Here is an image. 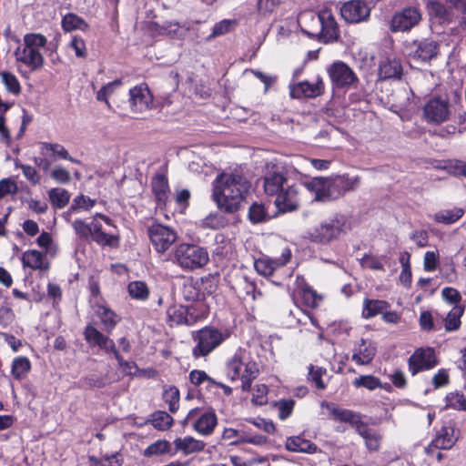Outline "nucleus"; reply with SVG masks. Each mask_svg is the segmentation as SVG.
Wrapping results in <instances>:
<instances>
[{
    "label": "nucleus",
    "instance_id": "obj_1",
    "mask_svg": "<svg viewBox=\"0 0 466 466\" xmlns=\"http://www.w3.org/2000/svg\"><path fill=\"white\" fill-rule=\"evenodd\" d=\"M250 182L240 172H220L212 182V200L227 214L239 211L248 194Z\"/></svg>",
    "mask_w": 466,
    "mask_h": 466
},
{
    "label": "nucleus",
    "instance_id": "obj_2",
    "mask_svg": "<svg viewBox=\"0 0 466 466\" xmlns=\"http://www.w3.org/2000/svg\"><path fill=\"white\" fill-rule=\"evenodd\" d=\"M320 406L328 410L329 420L346 423L354 428L356 432L364 440L365 447L370 452H375L380 449L382 434L379 431L370 428L368 423L362 420L360 413L327 400H323Z\"/></svg>",
    "mask_w": 466,
    "mask_h": 466
},
{
    "label": "nucleus",
    "instance_id": "obj_3",
    "mask_svg": "<svg viewBox=\"0 0 466 466\" xmlns=\"http://www.w3.org/2000/svg\"><path fill=\"white\" fill-rule=\"evenodd\" d=\"M225 372L231 381L240 380L241 390L248 392L253 381L259 375L258 364L252 359L246 349L238 348L235 353L227 360Z\"/></svg>",
    "mask_w": 466,
    "mask_h": 466
},
{
    "label": "nucleus",
    "instance_id": "obj_4",
    "mask_svg": "<svg viewBox=\"0 0 466 466\" xmlns=\"http://www.w3.org/2000/svg\"><path fill=\"white\" fill-rule=\"evenodd\" d=\"M348 218L341 213L320 220L305 232V238L311 243L328 246L339 240L350 230Z\"/></svg>",
    "mask_w": 466,
    "mask_h": 466
},
{
    "label": "nucleus",
    "instance_id": "obj_5",
    "mask_svg": "<svg viewBox=\"0 0 466 466\" xmlns=\"http://www.w3.org/2000/svg\"><path fill=\"white\" fill-rule=\"evenodd\" d=\"M47 44L46 37L40 33H27L23 37V46L15 52L16 62L30 68L31 72L40 70L45 64L41 48Z\"/></svg>",
    "mask_w": 466,
    "mask_h": 466
},
{
    "label": "nucleus",
    "instance_id": "obj_6",
    "mask_svg": "<svg viewBox=\"0 0 466 466\" xmlns=\"http://www.w3.org/2000/svg\"><path fill=\"white\" fill-rule=\"evenodd\" d=\"M171 260L185 271L204 268L209 262L206 248L193 243H180L172 251Z\"/></svg>",
    "mask_w": 466,
    "mask_h": 466
},
{
    "label": "nucleus",
    "instance_id": "obj_7",
    "mask_svg": "<svg viewBox=\"0 0 466 466\" xmlns=\"http://www.w3.org/2000/svg\"><path fill=\"white\" fill-rule=\"evenodd\" d=\"M228 330H220L213 326H205L192 332L195 346L192 348V356L195 360L205 358L219 347L228 337Z\"/></svg>",
    "mask_w": 466,
    "mask_h": 466
},
{
    "label": "nucleus",
    "instance_id": "obj_8",
    "mask_svg": "<svg viewBox=\"0 0 466 466\" xmlns=\"http://www.w3.org/2000/svg\"><path fill=\"white\" fill-rule=\"evenodd\" d=\"M311 24L310 30L305 33L317 38L320 43H333L340 36L339 25L330 9H321L312 15Z\"/></svg>",
    "mask_w": 466,
    "mask_h": 466
},
{
    "label": "nucleus",
    "instance_id": "obj_9",
    "mask_svg": "<svg viewBox=\"0 0 466 466\" xmlns=\"http://www.w3.org/2000/svg\"><path fill=\"white\" fill-rule=\"evenodd\" d=\"M450 115V102L441 96L429 98L422 106V119L431 125H441L446 122Z\"/></svg>",
    "mask_w": 466,
    "mask_h": 466
},
{
    "label": "nucleus",
    "instance_id": "obj_10",
    "mask_svg": "<svg viewBox=\"0 0 466 466\" xmlns=\"http://www.w3.org/2000/svg\"><path fill=\"white\" fill-rule=\"evenodd\" d=\"M147 235L154 249L160 254L167 251L177 238L174 228L158 222L148 227Z\"/></svg>",
    "mask_w": 466,
    "mask_h": 466
},
{
    "label": "nucleus",
    "instance_id": "obj_11",
    "mask_svg": "<svg viewBox=\"0 0 466 466\" xmlns=\"http://www.w3.org/2000/svg\"><path fill=\"white\" fill-rule=\"evenodd\" d=\"M304 198V191L301 185L293 183L283 187L281 192L276 196L274 204L280 213L297 211Z\"/></svg>",
    "mask_w": 466,
    "mask_h": 466
},
{
    "label": "nucleus",
    "instance_id": "obj_12",
    "mask_svg": "<svg viewBox=\"0 0 466 466\" xmlns=\"http://www.w3.org/2000/svg\"><path fill=\"white\" fill-rule=\"evenodd\" d=\"M439 364L435 350L431 347L417 348L408 359V370L411 376L430 370Z\"/></svg>",
    "mask_w": 466,
    "mask_h": 466
},
{
    "label": "nucleus",
    "instance_id": "obj_13",
    "mask_svg": "<svg viewBox=\"0 0 466 466\" xmlns=\"http://www.w3.org/2000/svg\"><path fill=\"white\" fill-rule=\"evenodd\" d=\"M291 297L295 304H301L309 309L317 308L322 299V297L312 289L301 275L296 277L295 288Z\"/></svg>",
    "mask_w": 466,
    "mask_h": 466
},
{
    "label": "nucleus",
    "instance_id": "obj_14",
    "mask_svg": "<svg viewBox=\"0 0 466 466\" xmlns=\"http://www.w3.org/2000/svg\"><path fill=\"white\" fill-rule=\"evenodd\" d=\"M333 87L345 88L359 82L355 72L344 62L335 61L327 69Z\"/></svg>",
    "mask_w": 466,
    "mask_h": 466
},
{
    "label": "nucleus",
    "instance_id": "obj_15",
    "mask_svg": "<svg viewBox=\"0 0 466 466\" xmlns=\"http://www.w3.org/2000/svg\"><path fill=\"white\" fill-rule=\"evenodd\" d=\"M421 20V13L418 7H404L396 12L390 21L392 32H406L411 30Z\"/></svg>",
    "mask_w": 466,
    "mask_h": 466
},
{
    "label": "nucleus",
    "instance_id": "obj_16",
    "mask_svg": "<svg viewBox=\"0 0 466 466\" xmlns=\"http://www.w3.org/2000/svg\"><path fill=\"white\" fill-rule=\"evenodd\" d=\"M262 179L264 192L269 197H276L279 194L284 187V185L288 182L285 168L277 164H272L268 167Z\"/></svg>",
    "mask_w": 466,
    "mask_h": 466
},
{
    "label": "nucleus",
    "instance_id": "obj_17",
    "mask_svg": "<svg viewBox=\"0 0 466 466\" xmlns=\"http://www.w3.org/2000/svg\"><path fill=\"white\" fill-rule=\"evenodd\" d=\"M196 419L193 423V429L203 436L211 435L218 425V417L213 410L201 412L198 408L189 410L186 417V420Z\"/></svg>",
    "mask_w": 466,
    "mask_h": 466
},
{
    "label": "nucleus",
    "instance_id": "obj_18",
    "mask_svg": "<svg viewBox=\"0 0 466 466\" xmlns=\"http://www.w3.org/2000/svg\"><path fill=\"white\" fill-rule=\"evenodd\" d=\"M409 51V56L413 59L429 62L435 58L440 51L439 44L430 38H423L421 40H414L406 46Z\"/></svg>",
    "mask_w": 466,
    "mask_h": 466
},
{
    "label": "nucleus",
    "instance_id": "obj_19",
    "mask_svg": "<svg viewBox=\"0 0 466 466\" xmlns=\"http://www.w3.org/2000/svg\"><path fill=\"white\" fill-rule=\"evenodd\" d=\"M292 253L289 248L282 249L281 255L278 258H271L268 256H262L254 262V268L257 272L264 277L272 276L276 269L286 266L291 259Z\"/></svg>",
    "mask_w": 466,
    "mask_h": 466
},
{
    "label": "nucleus",
    "instance_id": "obj_20",
    "mask_svg": "<svg viewBox=\"0 0 466 466\" xmlns=\"http://www.w3.org/2000/svg\"><path fill=\"white\" fill-rule=\"evenodd\" d=\"M129 103L133 112H143L150 108L153 96L147 84H140L129 90Z\"/></svg>",
    "mask_w": 466,
    "mask_h": 466
},
{
    "label": "nucleus",
    "instance_id": "obj_21",
    "mask_svg": "<svg viewBox=\"0 0 466 466\" xmlns=\"http://www.w3.org/2000/svg\"><path fill=\"white\" fill-rule=\"evenodd\" d=\"M340 15L349 23H359L370 16V8L363 0H350L343 4Z\"/></svg>",
    "mask_w": 466,
    "mask_h": 466
},
{
    "label": "nucleus",
    "instance_id": "obj_22",
    "mask_svg": "<svg viewBox=\"0 0 466 466\" xmlns=\"http://www.w3.org/2000/svg\"><path fill=\"white\" fill-rule=\"evenodd\" d=\"M85 340L90 346H97L105 351L106 354H110L115 350L116 343L107 335L98 330L92 324H87L83 331Z\"/></svg>",
    "mask_w": 466,
    "mask_h": 466
},
{
    "label": "nucleus",
    "instance_id": "obj_23",
    "mask_svg": "<svg viewBox=\"0 0 466 466\" xmlns=\"http://www.w3.org/2000/svg\"><path fill=\"white\" fill-rule=\"evenodd\" d=\"M151 189L157 207L166 208L170 194L168 178L165 174L157 173L151 179Z\"/></svg>",
    "mask_w": 466,
    "mask_h": 466
},
{
    "label": "nucleus",
    "instance_id": "obj_24",
    "mask_svg": "<svg viewBox=\"0 0 466 466\" xmlns=\"http://www.w3.org/2000/svg\"><path fill=\"white\" fill-rule=\"evenodd\" d=\"M94 313L99 319L103 329L110 334L121 321L122 318L107 305L96 303L93 306Z\"/></svg>",
    "mask_w": 466,
    "mask_h": 466
},
{
    "label": "nucleus",
    "instance_id": "obj_25",
    "mask_svg": "<svg viewBox=\"0 0 466 466\" xmlns=\"http://www.w3.org/2000/svg\"><path fill=\"white\" fill-rule=\"evenodd\" d=\"M324 82L320 77H319L315 83L302 81L294 85L290 89V95L292 97L296 98H314L324 94Z\"/></svg>",
    "mask_w": 466,
    "mask_h": 466
},
{
    "label": "nucleus",
    "instance_id": "obj_26",
    "mask_svg": "<svg viewBox=\"0 0 466 466\" xmlns=\"http://www.w3.org/2000/svg\"><path fill=\"white\" fill-rule=\"evenodd\" d=\"M90 237L94 242L101 247L117 248L120 246V236L118 234H108L103 230L102 224L95 219L92 220Z\"/></svg>",
    "mask_w": 466,
    "mask_h": 466
},
{
    "label": "nucleus",
    "instance_id": "obj_27",
    "mask_svg": "<svg viewBox=\"0 0 466 466\" xmlns=\"http://www.w3.org/2000/svg\"><path fill=\"white\" fill-rule=\"evenodd\" d=\"M427 10L431 19L437 21L441 25L451 24L453 20V12L441 1H429Z\"/></svg>",
    "mask_w": 466,
    "mask_h": 466
},
{
    "label": "nucleus",
    "instance_id": "obj_28",
    "mask_svg": "<svg viewBox=\"0 0 466 466\" xmlns=\"http://www.w3.org/2000/svg\"><path fill=\"white\" fill-rule=\"evenodd\" d=\"M46 253L36 249H29L22 254L21 261L24 268H29L33 270L47 271L49 263L45 260Z\"/></svg>",
    "mask_w": 466,
    "mask_h": 466
},
{
    "label": "nucleus",
    "instance_id": "obj_29",
    "mask_svg": "<svg viewBox=\"0 0 466 466\" xmlns=\"http://www.w3.org/2000/svg\"><path fill=\"white\" fill-rule=\"evenodd\" d=\"M455 443L452 434L450 432V429L442 427L436 434L435 438L431 443L425 448V452L428 455L433 454L435 450H449Z\"/></svg>",
    "mask_w": 466,
    "mask_h": 466
},
{
    "label": "nucleus",
    "instance_id": "obj_30",
    "mask_svg": "<svg viewBox=\"0 0 466 466\" xmlns=\"http://www.w3.org/2000/svg\"><path fill=\"white\" fill-rule=\"evenodd\" d=\"M175 452H181L184 455H189L204 451L206 443L203 441L197 440L191 436L184 438H176L173 441Z\"/></svg>",
    "mask_w": 466,
    "mask_h": 466
},
{
    "label": "nucleus",
    "instance_id": "obj_31",
    "mask_svg": "<svg viewBox=\"0 0 466 466\" xmlns=\"http://www.w3.org/2000/svg\"><path fill=\"white\" fill-rule=\"evenodd\" d=\"M377 353V348L371 341L361 339L358 348H355L352 354V360L358 365H369Z\"/></svg>",
    "mask_w": 466,
    "mask_h": 466
},
{
    "label": "nucleus",
    "instance_id": "obj_32",
    "mask_svg": "<svg viewBox=\"0 0 466 466\" xmlns=\"http://www.w3.org/2000/svg\"><path fill=\"white\" fill-rule=\"evenodd\" d=\"M285 448L291 452H301L307 454H314L319 450L317 444L299 435L287 438Z\"/></svg>",
    "mask_w": 466,
    "mask_h": 466
},
{
    "label": "nucleus",
    "instance_id": "obj_33",
    "mask_svg": "<svg viewBox=\"0 0 466 466\" xmlns=\"http://www.w3.org/2000/svg\"><path fill=\"white\" fill-rule=\"evenodd\" d=\"M40 153L43 156H49L54 159L68 160L72 163L80 164V160L72 157L64 146L58 143L40 142Z\"/></svg>",
    "mask_w": 466,
    "mask_h": 466
},
{
    "label": "nucleus",
    "instance_id": "obj_34",
    "mask_svg": "<svg viewBox=\"0 0 466 466\" xmlns=\"http://www.w3.org/2000/svg\"><path fill=\"white\" fill-rule=\"evenodd\" d=\"M390 308V304L386 300L365 298L362 302L361 317L370 319L380 314L382 315L383 311Z\"/></svg>",
    "mask_w": 466,
    "mask_h": 466
},
{
    "label": "nucleus",
    "instance_id": "obj_35",
    "mask_svg": "<svg viewBox=\"0 0 466 466\" xmlns=\"http://www.w3.org/2000/svg\"><path fill=\"white\" fill-rule=\"evenodd\" d=\"M379 75L381 79H400L403 68L400 60L387 58L380 62Z\"/></svg>",
    "mask_w": 466,
    "mask_h": 466
},
{
    "label": "nucleus",
    "instance_id": "obj_36",
    "mask_svg": "<svg viewBox=\"0 0 466 466\" xmlns=\"http://www.w3.org/2000/svg\"><path fill=\"white\" fill-rule=\"evenodd\" d=\"M187 309V317L188 319V326L195 325L206 319L209 314V305L207 301L192 302Z\"/></svg>",
    "mask_w": 466,
    "mask_h": 466
},
{
    "label": "nucleus",
    "instance_id": "obj_37",
    "mask_svg": "<svg viewBox=\"0 0 466 466\" xmlns=\"http://www.w3.org/2000/svg\"><path fill=\"white\" fill-rule=\"evenodd\" d=\"M32 370V363L26 356L14 358L11 364V375L18 381L25 380Z\"/></svg>",
    "mask_w": 466,
    "mask_h": 466
},
{
    "label": "nucleus",
    "instance_id": "obj_38",
    "mask_svg": "<svg viewBox=\"0 0 466 466\" xmlns=\"http://www.w3.org/2000/svg\"><path fill=\"white\" fill-rule=\"evenodd\" d=\"M331 183L335 189L336 195L339 198V196L344 195L346 192L356 189L360 184V178L358 177H350L349 176L343 175L337 177L331 181Z\"/></svg>",
    "mask_w": 466,
    "mask_h": 466
},
{
    "label": "nucleus",
    "instance_id": "obj_39",
    "mask_svg": "<svg viewBox=\"0 0 466 466\" xmlns=\"http://www.w3.org/2000/svg\"><path fill=\"white\" fill-rule=\"evenodd\" d=\"M167 322L170 327L174 325L188 326L187 309L183 305H172L167 310Z\"/></svg>",
    "mask_w": 466,
    "mask_h": 466
},
{
    "label": "nucleus",
    "instance_id": "obj_40",
    "mask_svg": "<svg viewBox=\"0 0 466 466\" xmlns=\"http://www.w3.org/2000/svg\"><path fill=\"white\" fill-rule=\"evenodd\" d=\"M198 280L189 279L183 284L182 297L187 302L206 301L203 299V295L199 289Z\"/></svg>",
    "mask_w": 466,
    "mask_h": 466
},
{
    "label": "nucleus",
    "instance_id": "obj_41",
    "mask_svg": "<svg viewBox=\"0 0 466 466\" xmlns=\"http://www.w3.org/2000/svg\"><path fill=\"white\" fill-rule=\"evenodd\" d=\"M48 198L55 209H62L68 205L70 194L65 188L55 187L48 191Z\"/></svg>",
    "mask_w": 466,
    "mask_h": 466
},
{
    "label": "nucleus",
    "instance_id": "obj_42",
    "mask_svg": "<svg viewBox=\"0 0 466 466\" xmlns=\"http://www.w3.org/2000/svg\"><path fill=\"white\" fill-rule=\"evenodd\" d=\"M248 218L252 224H258L269 218L268 208L261 202H253L248 211Z\"/></svg>",
    "mask_w": 466,
    "mask_h": 466
},
{
    "label": "nucleus",
    "instance_id": "obj_43",
    "mask_svg": "<svg viewBox=\"0 0 466 466\" xmlns=\"http://www.w3.org/2000/svg\"><path fill=\"white\" fill-rule=\"evenodd\" d=\"M127 291L132 299L145 301L149 298V289L146 282L140 280L131 281L127 286Z\"/></svg>",
    "mask_w": 466,
    "mask_h": 466
},
{
    "label": "nucleus",
    "instance_id": "obj_44",
    "mask_svg": "<svg viewBox=\"0 0 466 466\" xmlns=\"http://www.w3.org/2000/svg\"><path fill=\"white\" fill-rule=\"evenodd\" d=\"M62 27L65 31L70 32L76 29H79L82 31L86 30L89 25L80 16L75 14H67L62 19Z\"/></svg>",
    "mask_w": 466,
    "mask_h": 466
},
{
    "label": "nucleus",
    "instance_id": "obj_45",
    "mask_svg": "<svg viewBox=\"0 0 466 466\" xmlns=\"http://www.w3.org/2000/svg\"><path fill=\"white\" fill-rule=\"evenodd\" d=\"M464 308L461 306H455L447 315L445 319V329L447 331H454L460 329L461 321V318L463 315Z\"/></svg>",
    "mask_w": 466,
    "mask_h": 466
},
{
    "label": "nucleus",
    "instance_id": "obj_46",
    "mask_svg": "<svg viewBox=\"0 0 466 466\" xmlns=\"http://www.w3.org/2000/svg\"><path fill=\"white\" fill-rule=\"evenodd\" d=\"M447 173L456 177L466 178V162L461 159H448L442 167Z\"/></svg>",
    "mask_w": 466,
    "mask_h": 466
},
{
    "label": "nucleus",
    "instance_id": "obj_47",
    "mask_svg": "<svg viewBox=\"0 0 466 466\" xmlns=\"http://www.w3.org/2000/svg\"><path fill=\"white\" fill-rule=\"evenodd\" d=\"M2 83L5 85V89L14 96H19L22 91V87L18 78L15 74L3 71L0 73Z\"/></svg>",
    "mask_w": 466,
    "mask_h": 466
},
{
    "label": "nucleus",
    "instance_id": "obj_48",
    "mask_svg": "<svg viewBox=\"0 0 466 466\" xmlns=\"http://www.w3.org/2000/svg\"><path fill=\"white\" fill-rule=\"evenodd\" d=\"M228 223L227 218L218 212L211 213L202 220L203 228L213 230L224 228Z\"/></svg>",
    "mask_w": 466,
    "mask_h": 466
},
{
    "label": "nucleus",
    "instance_id": "obj_49",
    "mask_svg": "<svg viewBox=\"0 0 466 466\" xmlns=\"http://www.w3.org/2000/svg\"><path fill=\"white\" fill-rule=\"evenodd\" d=\"M151 424L159 431H167L173 424V418L166 411L157 410L151 415Z\"/></svg>",
    "mask_w": 466,
    "mask_h": 466
},
{
    "label": "nucleus",
    "instance_id": "obj_50",
    "mask_svg": "<svg viewBox=\"0 0 466 466\" xmlns=\"http://www.w3.org/2000/svg\"><path fill=\"white\" fill-rule=\"evenodd\" d=\"M163 400L168 404L170 412L175 413L179 409L180 392L176 386H169L164 390Z\"/></svg>",
    "mask_w": 466,
    "mask_h": 466
},
{
    "label": "nucleus",
    "instance_id": "obj_51",
    "mask_svg": "<svg viewBox=\"0 0 466 466\" xmlns=\"http://www.w3.org/2000/svg\"><path fill=\"white\" fill-rule=\"evenodd\" d=\"M171 450V444L166 440H157L155 442L148 445L144 451V456H159L169 453Z\"/></svg>",
    "mask_w": 466,
    "mask_h": 466
},
{
    "label": "nucleus",
    "instance_id": "obj_52",
    "mask_svg": "<svg viewBox=\"0 0 466 466\" xmlns=\"http://www.w3.org/2000/svg\"><path fill=\"white\" fill-rule=\"evenodd\" d=\"M445 408L466 410V397L460 391L450 392L445 397Z\"/></svg>",
    "mask_w": 466,
    "mask_h": 466
},
{
    "label": "nucleus",
    "instance_id": "obj_53",
    "mask_svg": "<svg viewBox=\"0 0 466 466\" xmlns=\"http://www.w3.org/2000/svg\"><path fill=\"white\" fill-rule=\"evenodd\" d=\"M295 400L292 399H280L273 403V406L278 410L279 419L285 420L291 416L295 407Z\"/></svg>",
    "mask_w": 466,
    "mask_h": 466
},
{
    "label": "nucleus",
    "instance_id": "obj_54",
    "mask_svg": "<svg viewBox=\"0 0 466 466\" xmlns=\"http://www.w3.org/2000/svg\"><path fill=\"white\" fill-rule=\"evenodd\" d=\"M352 385L355 388H365L369 390H374L381 387V381L373 375H361L353 380Z\"/></svg>",
    "mask_w": 466,
    "mask_h": 466
},
{
    "label": "nucleus",
    "instance_id": "obj_55",
    "mask_svg": "<svg viewBox=\"0 0 466 466\" xmlns=\"http://www.w3.org/2000/svg\"><path fill=\"white\" fill-rule=\"evenodd\" d=\"M325 373L326 370L324 368L310 364L309 366L308 380L313 383L316 389L325 390L326 384L322 380V377Z\"/></svg>",
    "mask_w": 466,
    "mask_h": 466
},
{
    "label": "nucleus",
    "instance_id": "obj_56",
    "mask_svg": "<svg viewBox=\"0 0 466 466\" xmlns=\"http://www.w3.org/2000/svg\"><path fill=\"white\" fill-rule=\"evenodd\" d=\"M189 381L195 386H200L207 383V387L210 388L216 383V380L209 377L205 370H193L188 374Z\"/></svg>",
    "mask_w": 466,
    "mask_h": 466
},
{
    "label": "nucleus",
    "instance_id": "obj_57",
    "mask_svg": "<svg viewBox=\"0 0 466 466\" xmlns=\"http://www.w3.org/2000/svg\"><path fill=\"white\" fill-rule=\"evenodd\" d=\"M269 389L266 384H257L252 392L251 402L256 406H264L268 403Z\"/></svg>",
    "mask_w": 466,
    "mask_h": 466
},
{
    "label": "nucleus",
    "instance_id": "obj_58",
    "mask_svg": "<svg viewBox=\"0 0 466 466\" xmlns=\"http://www.w3.org/2000/svg\"><path fill=\"white\" fill-rule=\"evenodd\" d=\"M319 189L320 190L318 191L316 193V195L314 196V199L316 201L326 202V201H330V200H334V199L338 198L335 189L332 187V183L329 182L327 184V181L325 178L323 180L321 188H319Z\"/></svg>",
    "mask_w": 466,
    "mask_h": 466
},
{
    "label": "nucleus",
    "instance_id": "obj_59",
    "mask_svg": "<svg viewBox=\"0 0 466 466\" xmlns=\"http://www.w3.org/2000/svg\"><path fill=\"white\" fill-rule=\"evenodd\" d=\"M199 284V289L203 295V299L206 300V297L212 295L217 290V284L214 281V278L210 275L202 277L198 279Z\"/></svg>",
    "mask_w": 466,
    "mask_h": 466
},
{
    "label": "nucleus",
    "instance_id": "obj_60",
    "mask_svg": "<svg viewBox=\"0 0 466 466\" xmlns=\"http://www.w3.org/2000/svg\"><path fill=\"white\" fill-rule=\"evenodd\" d=\"M122 84L120 79H116L112 82H109L106 85H104L96 93V99L98 101L106 102L107 105L108 103V96L114 93L115 88L116 86H119Z\"/></svg>",
    "mask_w": 466,
    "mask_h": 466
},
{
    "label": "nucleus",
    "instance_id": "obj_61",
    "mask_svg": "<svg viewBox=\"0 0 466 466\" xmlns=\"http://www.w3.org/2000/svg\"><path fill=\"white\" fill-rule=\"evenodd\" d=\"M69 46L75 51L76 56L78 58H86L87 56V49L85 40L79 35H74L71 38Z\"/></svg>",
    "mask_w": 466,
    "mask_h": 466
},
{
    "label": "nucleus",
    "instance_id": "obj_62",
    "mask_svg": "<svg viewBox=\"0 0 466 466\" xmlns=\"http://www.w3.org/2000/svg\"><path fill=\"white\" fill-rule=\"evenodd\" d=\"M360 265L362 268H367L371 270H385L381 260L378 257L370 254H365L363 256V258L360 259Z\"/></svg>",
    "mask_w": 466,
    "mask_h": 466
},
{
    "label": "nucleus",
    "instance_id": "obj_63",
    "mask_svg": "<svg viewBox=\"0 0 466 466\" xmlns=\"http://www.w3.org/2000/svg\"><path fill=\"white\" fill-rule=\"evenodd\" d=\"M463 215V210L459 208L456 211H446V213H438L435 220L440 223L452 224L459 220Z\"/></svg>",
    "mask_w": 466,
    "mask_h": 466
},
{
    "label": "nucleus",
    "instance_id": "obj_64",
    "mask_svg": "<svg viewBox=\"0 0 466 466\" xmlns=\"http://www.w3.org/2000/svg\"><path fill=\"white\" fill-rule=\"evenodd\" d=\"M457 11L461 13L459 27L466 31V0H447Z\"/></svg>",
    "mask_w": 466,
    "mask_h": 466
}]
</instances>
